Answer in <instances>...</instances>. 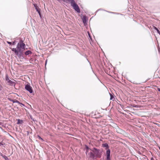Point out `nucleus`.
I'll use <instances>...</instances> for the list:
<instances>
[{
  "instance_id": "1",
  "label": "nucleus",
  "mask_w": 160,
  "mask_h": 160,
  "mask_svg": "<svg viewBox=\"0 0 160 160\" xmlns=\"http://www.w3.org/2000/svg\"><path fill=\"white\" fill-rule=\"evenodd\" d=\"M25 44L23 42L22 40H20L16 48H12V50L14 52L15 54L18 57L21 58L22 57L23 51L25 50Z\"/></svg>"
},
{
  "instance_id": "2",
  "label": "nucleus",
  "mask_w": 160,
  "mask_h": 160,
  "mask_svg": "<svg viewBox=\"0 0 160 160\" xmlns=\"http://www.w3.org/2000/svg\"><path fill=\"white\" fill-rule=\"evenodd\" d=\"M92 151L95 155V159L96 158H100L101 157L102 152H101L99 149L94 148Z\"/></svg>"
},
{
  "instance_id": "3",
  "label": "nucleus",
  "mask_w": 160,
  "mask_h": 160,
  "mask_svg": "<svg viewBox=\"0 0 160 160\" xmlns=\"http://www.w3.org/2000/svg\"><path fill=\"white\" fill-rule=\"evenodd\" d=\"M86 154L88 157L93 159H95V155L92 151H89L88 152H86Z\"/></svg>"
},
{
  "instance_id": "4",
  "label": "nucleus",
  "mask_w": 160,
  "mask_h": 160,
  "mask_svg": "<svg viewBox=\"0 0 160 160\" xmlns=\"http://www.w3.org/2000/svg\"><path fill=\"white\" fill-rule=\"evenodd\" d=\"M73 8L78 12H80V10L78 5L75 2L71 5Z\"/></svg>"
},
{
  "instance_id": "5",
  "label": "nucleus",
  "mask_w": 160,
  "mask_h": 160,
  "mask_svg": "<svg viewBox=\"0 0 160 160\" xmlns=\"http://www.w3.org/2000/svg\"><path fill=\"white\" fill-rule=\"evenodd\" d=\"M110 153V150L108 149L107 150L106 152V155L107 156L106 160H111Z\"/></svg>"
},
{
  "instance_id": "6",
  "label": "nucleus",
  "mask_w": 160,
  "mask_h": 160,
  "mask_svg": "<svg viewBox=\"0 0 160 160\" xmlns=\"http://www.w3.org/2000/svg\"><path fill=\"white\" fill-rule=\"evenodd\" d=\"M25 89L28 91L30 93H32L33 92V90L32 88L30 86L29 84H27L25 87Z\"/></svg>"
},
{
  "instance_id": "7",
  "label": "nucleus",
  "mask_w": 160,
  "mask_h": 160,
  "mask_svg": "<svg viewBox=\"0 0 160 160\" xmlns=\"http://www.w3.org/2000/svg\"><path fill=\"white\" fill-rule=\"evenodd\" d=\"M34 5L35 8V9L38 12V13H39V15L40 16L41 12H40V9L38 7V6H37V5L36 4H34Z\"/></svg>"
},
{
  "instance_id": "8",
  "label": "nucleus",
  "mask_w": 160,
  "mask_h": 160,
  "mask_svg": "<svg viewBox=\"0 0 160 160\" xmlns=\"http://www.w3.org/2000/svg\"><path fill=\"white\" fill-rule=\"evenodd\" d=\"M8 83H9L10 85L11 86H15V83L14 82L10 80H8Z\"/></svg>"
},
{
  "instance_id": "9",
  "label": "nucleus",
  "mask_w": 160,
  "mask_h": 160,
  "mask_svg": "<svg viewBox=\"0 0 160 160\" xmlns=\"http://www.w3.org/2000/svg\"><path fill=\"white\" fill-rule=\"evenodd\" d=\"M8 99L11 101L13 103H19V101L17 100L16 99H15L14 100H13L11 98H8Z\"/></svg>"
},
{
  "instance_id": "10",
  "label": "nucleus",
  "mask_w": 160,
  "mask_h": 160,
  "mask_svg": "<svg viewBox=\"0 0 160 160\" xmlns=\"http://www.w3.org/2000/svg\"><path fill=\"white\" fill-rule=\"evenodd\" d=\"M102 146L103 147L106 148V149H108L109 147L107 143H105L103 144H102Z\"/></svg>"
},
{
  "instance_id": "11",
  "label": "nucleus",
  "mask_w": 160,
  "mask_h": 160,
  "mask_svg": "<svg viewBox=\"0 0 160 160\" xmlns=\"http://www.w3.org/2000/svg\"><path fill=\"white\" fill-rule=\"evenodd\" d=\"M82 21L84 23H85L87 22V18L86 16H84L82 18Z\"/></svg>"
},
{
  "instance_id": "12",
  "label": "nucleus",
  "mask_w": 160,
  "mask_h": 160,
  "mask_svg": "<svg viewBox=\"0 0 160 160\" xmlns=\"http://www.w3.org/2000/svg\"><path fill=\"white\" fill-rule=\"evenodd\" d=\"M86 152H88L89 151H92V150L91 149L89 148L86 145Z\"/></svg>"
},
{
  "instance_id": "13",
  "label": "nucleus",
  "mask_w": 160,
  "mask_h": 160,
  "mask_svg": "<svg viewBox=\"0 0 160 160\" xmlns=\"http://www.w3.org/2000/svg\"><path fill=\"white\" fill-rule=\"evenodd\" d=\"M32 53L30 51H26L25 53V54L26 55H29L30 54H31Z\"/></svg>"
},
{
  "instance_id": "14",
  "label": "nucleus",
  "mask_w": 160,
  "mask_h": 160,
  "mask_svg": "<svg viewBox=\"0 0 160 160\" xmlns=\"http://www.w3.org/2000/svg\"><path fill=\"white\" fill-rule=\"evenodd\" d=\"M23 123V121L22 120H20L19 119H18V122L17 123V124H22Z\"/></svg>"
},
{
  "instance_id": "15",
  "label": "nucleus",
  "mask_w": 160,
  "mask_h": 160,
  "mask_svg": "<svg viewBox=\"0 0 160 160\" xmlns=\"http://www.w3.org/2000/svg\"><path fill=\"white\" fill-rule=\"evenodd\" d=\"M5 77H5L6 80L7 81V82H8V80H9V78L8 77V75L7 74H6V75Z\"/></svg>"
},
{
  "instance_id": "16",
  "label": "nucleus",
  "mask_w": 160,
  "mask_h": 160,
  "mask_svg": "<svg viewBox=\"0 0 160 160\" xmlns=\"http://www.w3.org/2000/svg\"><path fill=\"white\" fill-rule=\"evenodd\" d=\"M154 29L157 31L158 33L160 35V32L159 30L156 27H154Z\"/></svg>"
},
{
  "instance_id": "17",
  "label": "nucleus",
  "mask_w": 160,
  "mask_h": 160,
  "mask_svg": "<svg viewBox=\"0 0 160 160\" xmlns=\"http://www.w3.org/2000/svg\"><path fill=\"white\" fill-rule=\"evenodd\" d=\"M3 157L5 159V160H9L8 157L6 156H4Z\"/></svg>"
},
{
  "instance_id": "18",
  "label": "nucleus",
  "mask_w": 160,
  "mask_h": 160,
  "mask_svg": "<svg viewBox=\"0 0 160 160\" xmlns=\"http://www.w3.org/2000/svg\"><path fill=\"white\" fill-rule=\"evenodd\" d=\"M18 104L21 105V106H24V104H22V103L20 102H19V103H18Z\"/></svg>"
},
{
  "instance_id": "19",
  "label": "nucleus",
  "mask_w": 160,
  "mask_h": 160,
  "mask_svg": "<svg viewBox=\"0 0 160 160\" xmlns=\"http://www.w3.org/2000/svg\"><path fill=\"white\" fill-rule=\"evenodd\" d=\"M7 43L11 45L12 44V43L11 42L7 41Z\"/></svg>"
},
{
  "instance_id": "20",
  "label": "nucleus",
  "mask_w": 160,
  "mask_h": 160,
  "mask_svg": "<svg viewBox=\"0 0 160 160\" xmlns=\"http://www.w3.org/2000/svg\"><path fill=\"white\" fill-rule=\"evenodd\" d=\"M12 44L13 45H14L16 44V41H14L13 42Z\"/></svg>"
},
{
  "instance_id": "21",
  "label": "nucleus",
  "mask_w": 160,
  "mask_h": 160,
  "mask_svg": "<svg viewBox=\"0 0 160 160\" xmlns=\"http://www.w3.org/2000/svg\"><path fill=\"white\" fill-rule=\"evenodd\" d=\"M111 96V98H110V99H112V97H113V96H111V95H110Z\"/></svg>"
},
{
  "instance_id": "22",
  "label": "nucleus",
  "mask_w": 160,
  "mask_h": 160,
  "mask_svg": "<svg viewBox=\"0 0 160 160\" xmlns=\"http://www.w3.org/2000/svg\"><path fill=\"white\" fill-rule=\"evenodd\" d=\"M158 91H159L160 92V88H158Z\"/></svg>"
},
{
  "instance_id": "23",
  "label": "nucleus",
  "mask_w": 160,
  "mask_h": 160,
  "mask_svg": "<svg viewBox=\"0 0 160 160\" xmlns=\"http://www.w3.org/2000/svg\"><path fill=\"white\" fill-rule=\"evenodd\" d=\"M3 145L2 144L1 142H0V145Z\"/></svg>"
},
{
  "instance_id": "24",
  "label": "nucleus",
  "mask_w": 160,
  "mask_h": 160,
  "mask_svg": "<svg viewBox=\"0 0 160 160\" xmlns=\"http://www.w3.org/2000/svg\"><path fill=\"white\" fill-rule=\"evenodd\" d=\"M88 35H89V38H90V34H89V33H88Z\"/></svg>"
},
{
  "instance_id": "25",
  "label": "nucleus",
  "mask_w": 160,
  "mask_h": 160,
  "mask_svg": "<svg viewBox=\"0 0 160 160\" xmlns=\"http://www.w3.org/2000/svg\"><path fill=\"white\" fill-rule=\"evenodd\" d=\"M158 52H159L160 53V50L159 49H158Z\"/></svg>"
},
{
  "instance_id": "26",
  "label": "nucleus",
  "mask_w": 160,
  "mask_h": 160,
  "mask_svg": "<svg viewBox=\"0 0 160 160\" xmlns=\"http://www.w3.org/2000/svg\"><path fill=\"white\" fill-rule=\"evenodd\" d=\"M153 160V158H151V160Z\"/></svg>"
},
{
  "instance_id": "27",
  "label": "nucleus",
  "mask_w": 160,
  "mask_h": 160,
  "mask_svg": "<svg viewBox=\"0 0 160 160\" xmlns=\"http://www.w3.org/2000/svg\"><path fill=\"white\" fill-rule=\"evenodd\" d=\"M47 62V60L46 61V63Z\"/></svg>"
},
{
  "instance_id": "28",
  "label": "nucleus",
  "mask_w": 160,
  "mask_h": 160,
  "mask_svg": "<svg viewBox=\"0 0 160 160\" xmlns=\"http://www.w3.org/2000/svg\"><path fill=\"white\" fill-rule=\"evenodd\" d=\"M0 125H1V123L0 122Z\"/></svg>"
}]
</instances>
